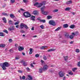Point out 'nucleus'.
<instances>
[{
  "instance_id": "1",
  "label": "nucleus",
  "mask_w": 80,
  "mask_h": 80,
  "mask_svg": "<svg viewBox=\"0 0 80 80\" xmlns=\"http://www.w3.org/2000/svg\"><path fill=\"white\" fill-rule=\"evenodd\" d=\"M0 67H2V70H6L7 68L6 67H8L10 66L9 63L7 62H4L0 63Z\"/></svg>"
},
{
  "instance_id": "2",
  "label": "nucleus",
  "mask_w": 80,
  "mask_h": 80,
  "mask_svg": "<svg viewBox=\"0 0 80 80\" xmlns=\"http://www.w3.org/2000/svg\"><path fill=\"white\" fill-rule=\"evenodd\" d=\"M23 15L26 18H28L31 17V14L28 12H25L23 13Z\"/></svg>"
},
{
  "instance_id": "3",
  "label": "nucleus",
  "mask_w": 80,
  "mask_h": 80,
  "mask_svg": "<svg viewBox=\"0 0 80 80\" xmlns=\"http://www.w3.org/2000/svg\"><path fill=\"white\" fill-rule=\"evenodd\" d=\"M49 23L50 25H52L53 26H55L56 25V24L55 23V22L54 20H50L49 22Z\"/></svg>"
},
{
  "instance_id": "4",
  "label": "nucleus",
  "mask_w": 80,
  "mask_h": 80,
  "mask_svg": "<svg viewBox=\"0 0 80 80\" xmlns=\"http://www.w3.org/2000/svg\"><path fill=\"white\" fill-rule=\"evenodd\" d=\"M48 66L47 65H44L43 66V68H42L43 70V71H45V70H48Z\"/></svg>"
},
{
  "instance_id": "5",
  "label": "nucleus",
  "mask_w": 80,
  "mask_h": 80,
  "mask_svg": "<svg viewBox=\"0 0 80 80\" xmlns=\"http://www.w3.org/2000/svg\"><path fill=\"white\" fill-rule=\"evenodd\" d=\"M45 5V3L44 2H42V3H38V5L37 6V7L38 8H40L41 7H42L43 5Z\"/></svg>"
},
{
  "instance_id": "6",
  "label": "nucleus",
  "mask_w": 80,
  "mask_h": 80,
  "mask_svg": "<svg viewBox=\"0 0 80 80\" xmlns=\"http://www.w3.org/2000/svg\"><path fill=\"white\" fill-rule=\"evenodd\" d=\"M59 75L60 77H63L65 76V74L63 73L62 71L59 72Z\"/></svg>"
},
{
  "instance_id": "7",
  "label": "nucleus",
  "mask_w": 80,
  "mask_h": 80,
  "mask_svg": "<svg viewBox=\"0 0 80 80\" xmlns=\"http://www.w3.org/2000/svg\"><path fill=\"white\" fill-rule=\"evenodd\" d=\"M28 78H27L26 80H33V78L30 75H28Z\"/></svg>"
},
{
  "instance_id": "8",
  "label": "nucleus",
  "mask_w": 80,
  "mask_h": 80,
  "mask_svg": "<svg viewBox=\"0 0 80 80\" xmlns=\"http://www.w3.org/2000/svg\"><path fill=\"white\" fill-rule=\"evenodd\" d=\"M18 49L19 51H22L24 50V48L23 47L19 46L18 47Z\"/></svg>"
},
{
  "instance_id": "9",
  "label": "nucleus",
  "mask_w": 80,
  "mask_h": 80,
  "mask_svg": "<svg viewBox=\"0 0 80 80\" xmlns=\"http://www.w3.org/2000/svg\"><path fill=\"white\" fill-rule=\"evenodd\" d=\"M48 48V47L47 46H42L40 47V49H41V50H43L45 49V48Z\"/></svg>"
},
{
  "instance_id": "10",
  "label": "nucleus",
  "mask_w": 80,
  "mask_h": 80,
  "mask_svg": "<svg viewBox=\"0 0 80 80\" xmlns=\"http://www.w3.org/2000/svg\"><path fill=\"white\" fill-rule=\"evenodd\" d=\"M48 11H43L42 12V14L44 15H47L48 13Z\"/></svg>"
},
{
  "instance_id": "11",
  "label": "nucleus",
  "mask_w": 80,
  "mask_h": 80,
  "mask_svg": "<svg viewBox=\"0 0 80 80\" xmlns=\"http://www.w3.org/2000/svg\"><path fill=\"white\" fill-rule=\"evenodd\" d=\"M45 6H43L41 8V10L42 12H42H44V10H45Z\"/></svg>"
},
{
  "instance_id": "12",
  "label": "nucleus",
  "mask_w": 80,
  "mask_h": 80,
  "mask_svg": "<svg viewBox=\"0 0 80 80\" xmlns=\"http://www.w3.org/2000/svg\"><path fill=\"white\" fill-rule=\"evenodd\" d=\"M19 27L20 28L22 29L23 27H24V24L23 23H21V24L20 25Z\"/></svg>"
},
{
  "instance_id": "13",
  "label": "nucleus",
  "mask_w": 80,
  "mask_h": 80,
  "mask_svg": "<svg viewBox=\"0 0 80 80\" xmlns=\"http://www.w3.org/2000/svg\"><path fill=\"white\" fill-rule=\"evenodd\" d=\"M35 16H32L30 18V19L32 20H33L34 21L35 20Z\"/></svg>"
},
{
  "instance_id": "14",
  "label": "nucleus",
  "mask_w": 80,
  "mask_h": 80,
  "mask_svg": "<svg viewBox=\"0 0 80 80\" xmlns=\"http://www.w3.org/2000/svg\"><path fill=\"white\" fill-rule=\"evenodd\" d=\"M55 49H50L48 50L47 51L48 52H52V51H55Z\"/></svg>"
},
{
  "instance_id": "15",
  "label": "nucleus",
  "mask_w": 80,
  "mask_h": 80,
  "mask_svg": "<svg viewBox=\"0 0 80 80\" xmlns=\"http://www.w3.org/2000/svg\"><path fill=\"white\" fill-rule=\"evenodd\" d=\"M69 27L70 28H72V29H73L75 27V26L73 24H72L71 25H70L69 26Z\"/></svg>"
},
{
  "instance_id": "16",
  "label": "nucleus",
  "mask_w": 80,
  "mask_h": 80,
  "mask_svg": "<svg viewBox=\"0 0 80 80\" xmlns=\"http://www.w3.org/2000/svg\"><path fill=\"white\" fill-rule=\"evenodd\" d=\"M72 3V1L71 0H70L69 1H68L66 3L67 5H70V4H71V3Z\"/></svg>"
},
{
  "instance_id": "17",
  "label": "nucleus",
  "mask_w": 80,
  "mask_h": 80,
  "mask_svg": "<svg viewBox=\"0 0 80 80\" xmlns=\"http://www.w3.org/2000/svg\"><path fill=\"white\" fill-rule=\"evenodd\" d=\"M8 23L9 25H13V22L11 20H10L9 21Z\"/></svg>"
},
{
  "instance_id": "18",
  "label": "nucleus",
  "mask_w": 80,
  "mask_h": 80,
  "mask_svg": "<svg viewBox=\"0 0 80 80\" xmlns=\"http://www.w3.org/2000/svg\"><path fill=\"white\" fill-rule=\"evenodd\" d=\"M63 27L64 28H68V25L67 24H64L63 25Z\"/></svg>"
},
{
  "instance_id": "19",
  "label": "nucleus",
  "mask_w": 80,
  "mask_h": 80,
  "mask_svg": "<svg viewBox=\"0 0 80 80\" xmlns=\"http://www.w3.org/2000/svg\"><path fill=\"white\" fill-rule=\"evenodd\" d=\"M33 14L34 15H38V12L37 11L35 10L33 12Z\"/></svg>"
},
{
  "instance_id": "20",
  "label": "nucleus",
  "mask_w": 80,
  "mask_h": 80,
  "mask_svg": "<svg viewBox=\"0 0 80 80\" xmlns=\"http://www.w3.org/2000/svg\"><path fill=\"white\" fill-rule=\"evenodd\" d=\"M65 37L66 38H69V34H66L65 35Z\"/></svg>"
},
{
  "instance_id": "21",
  "label": "nucleus",
  "mask_w": 80,
  "mask_h": 80,
  "mask_svg": "<svg viewBox=\"0 0 80 80\" xmlns=\"http://www.w3.org/2000/svg\"><path fill=\"white\" fill-rule=\"evenodd\" d=\"M2 20L3 21L4 23H7V20L6 19V18L5 17H4L2 18Z\"/></svg>"
},
{
  "instance_id": "22",
  "label": "nucleus",
  "mask_w": 80,
  "mask_h": 80,
  "mask_svg": "<svg viewBox=\"0 0 80 80\" xmlns=\"http://www.w3.org/2000/svg\"><path fill=\"white\" fill-rule=\"evenodd\" d=\"M23 66H27V65H28V64H27V63L25 62H24V63H22Z\"/></svg>"
},
{
  "instance_id": "23",
  "label": "nucleus",
  "mask_w": 80,
  "mask_h": 80,
  "mask_svg": "<svg viewBox=\"0 0 80 80\" xmlns=\"http://www.w3.org/2000/svg\"><path fill=\"white\" fill-rule=\"evenodd\" d=\"M1 44V47L2 48H5L6 45L5 44Z\"/></svg>"
},
{
  "instance_id": "24",
  "label": "nucleus",
  "mask_w": 80,
  "mask_h": 80,
  "mask_svg": "<svg viewBox=\"0 0 80 80\" xmlns=\"http://www.w3.org/2000/svg\"><path fill=\"white\" fill-rule=\"evenodd\" d=\"M70 9H71V8H70L67 7L65 9V10L66 11H69V10H70Z\"/></svg>"
},
{
  "instance_id": "25",
  "label": "nucleus",
  "mask_w": 80,
  "mask_h": 80,
  "mask_svg": "<svg viewBox=\"0 0 80 80\" xmlns=\"http://www.w3.org/2000/svg\"><path fill=\"white\" fill-rule=\"evenodd\" d=\"M10 17L12 18H15V16H14L13 14H11L10 15Z\"/></svg>"
},
{
  "instance_id": "26",
  "label": "nucleus",
  "mask_w": 80,
  "mask_h": 80,
  "mask_svg": "<svg viewBox=\"0 0 80 80\" xmlns=\"http://www.w3.org/2000/svg\"><path fill=\"white\" fill-rule=\"evenodd\" d=\"M47 18L48 20H49V19L52 18V17L50 15H48L47 16Z\"/></svg>"
},
{
  "instance_id": "27",
  "label": "nucleus",
  "mask_w": 80,
  "mask_h": 80,
  "mask_svg": "<svg viewBox=\"0 0 80 80\" xmlns=\"http://www.w3.org/2000/svg\"><path fill=\"white\" fill-rule=\"evenodd\" d=\"M2 15H4V16H8V14L5 12H2Z\"/></svg>"
},
{
  "instance_id": "28",
  "label": "nucleus",
  "mask_w": 80,
  "mask_h": 80,
  "mask_svg": "<svg viewBox=\"0 0 80 80\" xmlns=\"http://www.w3.org/2000/svg\"><path fill=\"white\" fill-rule=\"evenodd\" d=\"M42 70L43 68H40L39 69V73H42Z\"/></svg>"
},
{
  "instance_id": "29",
  "label": "nucleus",
  "mask_w": 80,
  "mask_h": 80,
  "mask_svg": "<svg viewBox=\"0 0 80 80\" xmlns=\"http://www.w3.org/2000/svg\"><path fill=\"white\" fill-rule=\"evenodd\" d=\"M0 36L1 37H4V36H5V35L3 33L0 32Z\"/></svg>"
},
{
  "instance_id": "30",
  "label": "nucleus",
  "mask_w": 80,
  "mask_h": 80,
  "mask_svg": "<svg viewBox=\"0 0 80 80\" xmlns=\"http://www.w3.org/2000/svg\"><path fill=\"white\" fill-rule=\"evenodd\" d=\"M60 29H61V27H59L56 30H55V31L57 32V31H58V30H60Z\"/></svg>"
},
{
  "instance_id": "31",
  "label": "nucleus",
  "mask_w": 80,
  "mask_h": 80,
  "mask_svg": "<svg viewBox=\"0 0 80 80\" xmlns=\"http://www.w3.org/2000/svg\"><path fill=\"white\" fill-rule=\"evenodd\" d=\"M33 52V51H32V48H30V52L29 53V54H32V52Z\"/></svg>"
},
{
  "instance_id": "32",
  "label": "nucleus",
  "mask_w": 80,
  "mask_h": 80,
  "mask_svg": "<svg viewBox=\"0 0 80 80\" xmlns=\"http://www.w3.org/2000/svg\"><path fill=\"white\" fill-rule=\"evenodd\" d=\"M64 60H65V61H67V60H68V56H64Z\"/></svg>"
},
{
  "instance_id": "33",
  "label": "nucleus",
  "mask_w": 80,
  "mask_h": 80,
  "mask_svg": "<svg viewBox=\"0 0 80 80\" xmlns=\"http://www.w3.org/2000/svg\"><path fill=\"white\" fill-rule=\"evenodd\" d=\"M43 59L44 60H47V56H45V55H43Z\"/></svg>"
},
{
  "instance_id": "34",
  "label": "nucleus",
  "mask_w": 80,
  "mask_h": 80,
  "mask_svg": "<svg viewBox=\"0 0 80 80\" xmlns=\"http://www.w3.org/2000/svg\"><path fill=\"white\" fill-rule=\"evenodd\" d=\"M77 70V68H74L72 69V70L73 72H75V70Z\"/></svg>"
},
{
  "instance_id": "35",
  "label": "nucleus",
  "mask_w": 80,
  "mask_h": 80,
  "mask_svg": "<svg viewBox=\"0 0 80 80\" xmlns=\"http://www.w3.org/2000/svg\"><path fill=\"white\" fill-rule=\"evenodd\" d=\"M40 27L41 29H44V28H45V27L43 25L40 26Z\"/></svg>"
},
{
  "instance_id": "36",
  "label": "nucleus",
  "mask_w": 80,
  "mask_h": 80,
  "mask_svg": "<svg viewBox=\"0 0 80 80\" xmlns=\"http://www.w3.org/2000/svg\"><path fill=\"white\" fill-rule=\"evenodd\" d=\"M40 22H42L43 23H45L46 21L45 20H40Z\"/></svg>"
},
{
  "instance_id": "37",
  "label": "nucleus",
  "mask_w": 80,
  "mask_h": 80,
  "mask_svg": "<svg viewBox=\"0 0 80 80\" xmlns=\"http://www.w3.org/2000/svg\"><path fill=\"white\" fill-rule=\"evenodd\" d=\"M39 56H40V55H39L38 54H36L35 55V57L36 58H38Z\"/></svg>"
},
{
  "instance_id": "38",
  "label": "nucleus",
  "mask_w": 80,
  "mask_h": 80,
  "mask_svg": "<svg viewBox=\"0 0 80 80\" xmlns=\"http://www.w3.org/2000/svg\"><path fill=\"white\" fill-rule=\"evenodd\" d=\"M24 27L26 29H28V26H27V25H24Z\"/></svg>"
},
{
  "instance_id": "39",
  "label": "nucleus",
  "mask_w": 80,
  "mask_h": 80,
  "mask_svg": "<svg viewBox=\"0 0 80 80\" xmlns=\"http://www.w3.org/2000/svg\"><path fill=\"white\" fill-rule=\"evenodd\" d=\"M69 37L70 39H73V36L72 35H70Z\"/></svg>"
},
{
  "instance_id": "40",
  "label": "nucleus",
  "mask_w": 80,
  "mask_h": 80,
  "mask_svg": "<svg viewBox=\"0 0 80 80\" xmlns=\"http://www.w3.org/2000/svg\"><path fill=\"white\" fill-rule=\"evenodd\" d=\"M10 2L11 3H14L15 1V0H10Z\"/></svg>"
},
{
  "instance_id": "41",
  "label": "nucleus",
  "mask_w": 80,
  "mask_h": 80,
  "mask_svg": "<svg viewBox=\"0 0 80 80\" xmlns=\"http://www.w3.org/2000/svg\"><path fill=\"white\" fill-rule=\"evenodd\" d=\"M15 27L13 26H11V29L12 30H15Z\"/></svg>"
},
{
  "instance_id": "42",
  "label": "nucleus",
  "mask_w": 80,
  "mask_h": 80,
  "mask_svg": "<svg viewBox=\"0 0 80 80\" xmlns=\"http://www.w3.org/2000/svg\"><path fill=\"white\" fill-rule=\"evenodd\" d=\"M3 32H5V33H8V31L7 30L5 29L3 31Z\"/></svg>"
},
{
  "instance_id": "43",
  "label": "nucleus",
  "mask_w": 80,
  "mask_h": 80,
  "mask_svg": "<svg viewBox=\"0 0 80 80\" xmlns=\"http://www.w3.org/2000/svg\"><path fill=\"white\" fill-rule=\"evenodd\" d=\"M38 5V2H36L34 3V6H36V5L37 7V6Z\"/></svg>"
},
{
  "instance_id": "44",
  "label": "nucleus",
  "mask_w": 80,
  "mask_h": 80,
  "mask_svg": "<svg viewBox=\"0 0 80 80\" xmlns=\"http://www.w3.org/2000/svg\"><path fill=\"white\" fill-rule=\"evenodd\" d=\"M74 32L75 33V35H76V36H77V35H78V31H76Z\"/></svg>"
},
{
  "instance_id": "45",
  "label": "nucleus",
  "mask_w": 80,
  "mask_h": 80,
  "mask_svg": "<svg viewBox=\"0 0 80 80\" xmlns=\"http://www.w3.org/2000/svg\"><path fill=\"white\" fill-rule=\"evenodd\" d=\"M23 2L24 3H27V2H28V0H23Z\"/></svg>"
},
{
  "instance_id": "46",
  "label": "nucleus",
  "mask_w": 80,
  "mask_h": 80,
  "mask_svg": "<svg viewBox=\"0 0 80 80\" xmlns=\"http://www.w3.org/2000/svg\"><path fill=\"white\" fill-rule=\"evenodd\" d=\"M69 75H73V72H72L70 71V72H69Z\"/></svg>"
},
{
  "instance_id": "47",
  "label": "nucleus",
  "mask_w": 80,
  "mask_h": 80,
  "mask_svg": "<svg viewBox=\"0 0 80 80\" xmlns=\"http://www.w3.org/2000/svg\"><path fill=\"white\" fill-rule=\"evenodd\" d=\"M76 52L77 53H79L80 52V50L78 49H77L76 50Z\"/></svg>"
},
{
  "instance_id": "48",
  "label": "nucleus",
  "mask_w": 80,
  "mask_h": 80,
  "mask_svg": "<svg viewBox=\"0 0 80 80\" xmlns=\"http://www.w3.org/2000/svg\"><path fill=\"white\" fill-rule=\"evenodd\" d=\"M24 62L25 61H23V60H22L20 61V63H21L23 64V63H24Z\"/></svg>"
},
{
  "instance_id": "49",
  "label": "nucleus",
  "mask_w": 80,
  "mask_h": 80,
  "mask_svg": "<svg viewBox=\"0 0 80 80\" xmlns=\"http://www.w3.org/2000/svg\"><path fill=\"white\" fill-rule=\"evenodd\" d=\"M19 24V22H17L15 23L14 25H18Z\"/></svg>"
},
{
  "instance_id": "50",
  "label": "nucleus",
  "mask_w": 80,
  "mask_h": 80,
  "mask_svg": "<svg viewBox=\"0 0 80 80\" xmlns=\"http://www.w3.org/2000/svg\"><path fill=\"white\" fill-rule=\"evenodd\" d=\"M58 9H55L53 11V12H58Z\"/></svg>"
},
{
  "instance_id": "51",
  "label": "nucleus",
  "mask_w": 80,
  "mask_h": 80,
  "mask_svg": "<svg viewBox=\"0 0 80 80\" xmlns=\"http://www.w3.org/2000/svg\"><path fill=\"white\" fill-rule=\"evenodd\" d=\"M13 41L12 40V39H9V41L10 43H11V42H12V41Z\"/></svg>"
},
{
  "instance_id": "52",
  "label": "nucleus",
  "mask_w": 80,
  "mask_h": 80,
  "mask_svg": "<svg viewBox=\"0 0 80 80\" xmlns=\"http://www.w3.org/2000/svg\"><path fill=\"white\" fill-rule=\"evenodd\" d=\"M22 79L23 80H24V79H25V76H24L22 77Z\"/></svg>"
},
{
  "instance_id": "53",
  "label": "nucleus",
  "mask_w": 80,
  "mask_h": 80,
  "mask_svg": "<svg viewBox=\"0 0 80 80\" xmlns=\"http://www.w3.org/2000/svg\"><path fill=\"white\" fill-rule=\"evenodd\" d=\"M21 33H25V31L23 30H21L20 31Z\"/></svg>"
},
{
  "instance_id": "54",
  "label": "nucleus",
  "mask_w": 80,
  "mask_h": 80,
  "mask_svg": "<svg viewBox=\"0 0 80 80\" xmlns=\"http://www.w3.org/2000/svg\"><path fill=\"white\" fill-rule=\"evenodd\" d=\"M78 67H80V61L78 62Z\"/></svg>"
},
{
  "instance_id": "55",
  "label": "nucleus",
  "mask_w": 80,
  "mask_h": 80,
  "mask_svg": "<svg viewBox=\"0 0 80 80\" xmlns=\"http://www.w3.org/2000/svg\"><path fill=\"white\" fill-rule=\"evenodd\" d=\"M9 51L10 52H13V50L12 49H10L9 50Z\"/></svg>"
},
{
  "instance_id": "56",
  "label": "nucleus",
  "mask_w": 80,
  "mask_h": 80,
  "mask_svg": "<svg viewBox=\"0 0 80 80\" xmlns=\"http://www.w3.org/2000/svg\"><path fill=\"white\" fill-rule=\"evenodd\" d=\"M30 66L31 67H34V66H33V64H32V63H31L30 64Z\"/></svg>"
},
{
  "instance_id": "57",
  "label": "nucleus",
  "mask_w": 80,
  "mask_h": 80,
  "mask_svg": "<svg viewBox=\"0 0 80 80\" xmlns=\"http://www.w3.org/2000/svg\"><path fill=\"white\" fill-rule=\"evenodd\" d=\"M15 47L17 48L18 47V44H15Z\"/></svg>"
},
{
  "instance_id": "58",
  "label": "nucleus",
  "mask_w": 80,
  "mask_h": 80,
  "mask_svg": "<svg viewBox=\"0 0 80 80\" xmlns=\"http://www.w3.org/2000/svg\"><path fill=\"white\" fill-rule=\"evenodd\" d=\"M16 60H19L20 59V58L18 57H16L15 58Z\"/></svg>"
},
{
  "instance_id": "59",
  "label": "nucleus",
  "mask_w": 80,
  "mask_h": 80,
  "mask_svg": "<svg viewBox=\"0 0 80 80\" xmlns=\"http://www.w3.org/2000/svg\"><path fill=\"white\" fill-rule=\"evenodd\" d=\"M18 72L19 73H22V71L19 70L18 71Z\"/></svg>"
},
{
  "instance_id": "60",
  "label": "nucleus",
  "mask_w": 80,
  "mask_h": 80,
  "mask_svg": "<svg viewBox=\"0 0 80 80\" xmlns=\"http://www.w3.org/2000/svg\"><path fill=\"white\" fill-rule=\"evenodd\" d=\"M72 35H74V36H75V32H72Z\"/></svg>"
},
{
  "instance_id": "61",
  "label": "nucleus",
  "mask_w": 80,
  "mask_h": 80,
  "mask_svg": "<svg viewBox=\"0 0 80 80\" xmlns=\"http://www.w3.org/2000/svg\"><path fill=\"white\" fill-rule=\"evenodd\" d=\"M20 10H21V11H25V10L22 8H21Z\"/></svg>"
},
{
  "instance_id": "62",
  "label": "nucleus",
  "mask_w": 80,
  "mask_h": 80,
  "mask_svg": "<svg viewBox=\"0 0 80 80\" xmlns=\"http://www.w3.org/2000/svg\"><path fill=\"white\" fill-rule=\"evenodd\" d=\"M26 69H27V70H28V71H30V68H28V67H27L26 68Z\"/></svg>"
},
{
  "instance_id": "63",
  "label": "nucleus",
  "mask_w": 80,
  "mask_h": 80,
  "mask_svg": "<svg viewBox=\"0 0 80 80\" xmlns=\"http://www.w3.org/2000/svg\"><path fill=\"white\" fill-rule=\"evenodd\" d=\"M66 79V77H64L63 78V80H65Z\"/></svg>"
},
{
  "instance_id": "64",
  "label": "nucleus",
  "mask_w": 80,
  "mask_h": 80,
  "mask_svg": "<svg viewBox=\"0 0 80 80\" xmlns=\"http://www.w3.org/2000/svg\"><path fill=\"white\" fill-rule=\"evenodd\" d=\"M8 30H9L10 31H12V28H8Z\"/></svg>"
}]
</instances>
